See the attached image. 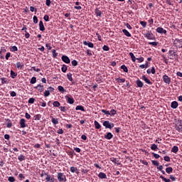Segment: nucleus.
Instances as JSON below:
<instances>
[{
    "instance_id": "nucleus-64",
    "label": "nucleus",
    "mask_w": 182,
    "mask_h": 182,
    "mask_svg": "<svg viewBox=\"0 0 182 182\" xmlns=\"http://www.w3.org/2000/svg\"><path fill=\"white\" fill-rule=\"evenodd\" d=\"M164 160L165 161L169 162V161H170V156H164Z\"/></svg>"
},
{
    "instance_id": "nucleus-56",
    "label": "nucleus",
    "mask_w": 182,
    "mask_h": 182,
    "mask_svg": "<svg viewBox=\"0 0 182 182\" xmlns=\"http://www.w3.org/2000/svg\"><path fill=\"white\" fill-rule=\"evenodd\" d=\"M50 92H49V90H46L45 92H44V96H45V97H48V96H50Z\"/></svg>"
},
{
    "instance_id": "nucleus-48",
    "label": "nucleus",
    "mask_w": 182,
    "mask_h": 182,
    "mask_svg": "<svg viewBox=\"0 0 182 182\" xmlns=\"http://www.w3.org/2000/svg\"><path fill=\"white\" fill-rule=\"evenodd\" d=\"M18 160H19V161H23V160H25V156H23V154H21L18 157Z\"/></svg>"
},
{
    "instance_id": "nucleus-36",
    "label": "nucleus",
    "mask_w": 182,
    "mask_h": 182,
    "mask_svg": "<svg viewBox=\"0 0 182 182\" xmlns=\"http://www.w3.org/2000/svg\"><path fill=\"white\" fill-rule=\"evenodd\" d=\"M159 178H161L164 182H171L170 179L165 178L163 175L160 176Z\"/></svg>"
},
{
    "instance_id": "nucleus-59",
    "label": "nucleus",
    "mask_w": 182,
    "mask_h": 182,
    "mask_svg": "<svg viewBox=\"0 0 182 182\" xmlns=\"http://www.w3.org/2000/svg\"><path fill=\"white\" fill-rule=\"evenodd\" d=\"M8 181L10 182H15V177L10 176V177H9Z\"/></svg>"
},
{
    "instance_id": "nucleus-39",
    "label": "nucleus",
    "mask_w": 182,
    "mask_h": 182,
    "mask_svg": "<svg viewBox=\"0 0 182 182\" xmlns=\"http://www.w3.org/2000/svg\"><path fill=\"white\" fill-rule=\"evenodd\" d=\"M129 56H131L132 62H136V58L133 53H129Z\"/></svg>"
},
{
    "instance_id": "nucleus-6",
    "label": "nucleus",
    "mask_w": 182,
    "mask_h": 182,
    "mask_svg": "<svg viewBox=\"0 0 182 182\" xmlns=\"http://www.w3.org/2000/svg\"><path fill=\"white\" fill-rule=\"evenodd\" d=\"M163 80L164 83H166V85H170V83H171V78H170L167 75H164L163 76Z\"/></svg>"
},
{
    "instance_id": "nucleus-2",
    "label": "nucleus",
    "mask_w": 182,
    "mask_h": 182,
    "mask_svg": "<svg viewBox=\"0 0 182 182\" xmlns=\"http://www.w3.org/2000/svg\"><path fill=\"white\" fill-rule=\"evenodd\" d=\"M175 130L178 133H182V119H178L175 124Z\"/></svg>"
},
{
    "instance_id": "nucleus-12",
    "label": "nucleus",
    "mask_w": 182,
    "mask_h": 182,
    "mask_svg": "<svg viewBox=\"0 0 182 182\" xmlns=\"http://www.w3.org/2000/svg\"><path fill=\"white\" fill-rule=\"evenodd\" d=\"M61 59L63 62H64V63H67V64L70 63V58H69V57H68L67 55H63L61 57Z\"/></svg>"
},
{
    "instance_id": "nucleus-40",
    "label": "nucleus",
    "mask_w": 182,
    "mask_h": 182,
    "mask_svg": "<svg viewBox=\"0 0 182 182\" xmlns=\"http://www.w3.org/2000/svg\"><path fill=\"white\" fill-rule=\"evenodd\" d=\"M53 106L54 107H59L60 106V102H59L58 101H55L53 103Z\"/></svg>"
},
{
    "instance_id": "nucleus-57",
    "label": "nucleus",
    "mask_w": 182,
    "mask_h": 182,
    "mask_svg": "<svg viewBox=\"0 0 182 182\" xmlns=\"http://www.w3.org/2000/svg\"><path fill=\"white\" fill-rule=\"evenodd\" d=\"M10 58H11V53H9V52L6 53V56H5L6 60H9Z\"/></svg>"
},
{
    "instance_id": "nucleus-38",
    "label": "nucleus",
    "mask_w": 182,
    "mask_h": 182,
    "mask_svg": "<svg viewBox=\"0 0 182 182\" xmlns=\"http://www.w3.org/2000/svg\"><path fill=\"white\" fill-rule=\"evenodd\" d=\"M94 124L95 126V129H100V127H102V126L100 125V124H99V122L97 121H95L94 122Z\"/></svg>"
},
{
    "instance_id": "nucleus-9",
    "label": "nucleus",
    "mask_w": 182,
    "mask_h": 182,
    "mask_svg": "<svg viewBox=\"0 0 182 182\" xmlns=\"http://www.w3.org/2000/svg\"><path fill=\"white\" fill-rule=\"evenodd\" d=\"M65 99L67 100V103H69V105H73V103H75V99L69 95H65Z\"/></svg>"
},
{
    "instance_id": "nucleus-15",
    "label": "nucleus",
    "mask_w": 182,
    "mask_h": 182,
    "mask_svg": "<svg viewBox=\"0 0 182 182\" xmlns=\"http://www.w3.org/2000/svg\"><path fill=\"white\" fill-rule=\"evenodd\" d=\"M83 45H85V46H87L88 48H94L95 47V45L93 44V43L87 42L86 41H83Z\"/></svg>"
},
{
    "instance_id": "nucleus-29",
    "label": "nucleus",
    "mask_w": 182,
    "mask_h": 182,
    "mask_svg": "<svg viewBox=\"0 0 182 182\" xmlns=\"http://www.w3.org/2000/svg\"><path fill=\"white\" fill-rule=\"evenodd\" d=\"M115 80H116V82H118L119 83H124V82H126V79L120 78V77L116 78Z\"/></svg>"
},
{
    "instance_id": "nucleus-41",
    "label": "nucleus",
    "mask_w": 182,
    "mask_h": 182,
    "mask_svg": "<svg viewBox=\"0 0 182 182\" xmlns=\"http://www.w3.org/2000/svg\"><path fill=\"white\" fill-rule=\"evenodd\" d=\"M36 82V77H31L30 80L31 85H35Z\"/></svg>"
},
{
    "instance_id": "nucleus-31",
    "label": "nucleus",
    "mask_w": 182,
    "mask_h": 182,
    "mask_svg": "<svg viewBox=\"0 0 182 182\" xmlns=\"http://www.w3.org/2000/svg\"><path fill=\"white\" fill-rule=\"evenodd\" d=\"M58 89L59 92H60L61 93H65V92H66L65 89L61 85H59L58 87Z\"/></svg>"
},
{
    "instance_id": "nucleus-47",
    "label": "nucleus",
    "mask_w": 182,
    "mask_h": 182,
    "mask_svg": "<svg viewBox=\"0 0 182 182\" xmlns=\"http://www.w3.org/2000/svg\"><path fill=\"white\" fill-rule=\"evenodd\" d=\"M169 180H171V181H176L177 180V178H176L174 175H170Z\"/></svg>"
},
{
    "instance_id": "nucleus-1",
    "label": "nucleus",
    "mask_w": 182,
    "mask_h": 182,
    "mask_svg": "<svg viewBox=\"0 0 182 182\" xmlns=\"http://www.w3.org/2000/svg\"><path fill=\"white\" fill-rule=\"evenodd\" d=\"M57 178L59 182L68 181V179L66 178V175H65V173H62V172L57 173Z\"/></svg>"
},
{
    "instance_id": "nucleus-63",
    "label": "nucleus",
    "mask_w": 182,
    "mask_h": 182,
    "mask_svg": "<svg viewBox=\"0 0 182 182\" xmlns=\"http://www.w3.org/2000/svg\"><path fill=\"white\" fill-rule=\"evenodd\" d=\"M33 21L34 23H38V17L36 16H34L33 17Z\"/></svg>"
},
{
    "instance_id": "nucleus-49",
    "label": "nucleus",
    "mask_w": 182,
    "mask_h": 182,
    "mask_svg": "<svg viewBox=\"0 0 182 182\" xmlns=\"http://www.w3.org/2000/svg\"><path fill=\"white\" fill-rule=\"evenodd\" d=\"M1 85H5V83H8V80H6V77H1Z\"/></svg>"
},
{
    "instance_id": "nucleus-24",
    "label": "nucleus",
    "mask_w": 182,
    "mask_h": 182,
    "mask_svg": "<svg viewBox=\"0 0 182 182\" xmlns=\"http://www.w3.org/2000/svg\"><path fill=\"white\" fill-rule=\"evenodd\" d=\"M122 32H123L124 35H125V36H127L128 38L132 37V34L127 29H123Z\"/></svg>"
},
{
    "instance_id": "nucleus-46",
    "label": "nucleus",
    "mask_w": 182,
    "mask_h": 182,
    "mask_svg": "<svg viewBox=\"0 0 182 182\" xmlns=\"http://www.w3.org/2000/svg\"><path fill=\"white\" fill-rule=\"evenodd\" d=\"M60 112H63L64 113H66V111L68 110V108L66 107H59Z\"/></svg>"
},
{
    "instance_id": "nucleus-25",
    "label": "nucleus",
    "mask_w": 182,
    "mask_h": 182,
    "mask_svg": "<svg viewBox=\"0 0 182 182\" xmlns=\"http://www.w3.org/2000/svg\"><path fill=\"white\" fill-rule=\"evenodd\" d=\"M10 75L11 79H15L18 76V73H15L14 70H11L10 72Z\"/></svg>"
},
{
    "instance_id": "nucleus-58",
    "label": "nucleus",
    "mask_w": 182,
    "mask_h": 182,
    "mask_svg": "<svg viewBox=\"0 0 182 182\" xmlns=\"http://www.w3.org/2000/svg\"><path fill=\"white\" fill-rule=\"evenodd\" d=\"M46 48H47L48 50H52V46H50V43H46Z\"/></svg>"
},
{
    "instance_id": "nucleus-5",
    "label": "nucleus",
    "mask_w": 182,
    "mask_h": 182,
    "mask_svg": "<svg viewBox=\"0 0 182 182\" xmlns=\"http://www.w3.org/2000/svg\"><path fill=\"white\" fill-rule=\"evenodd\" d=\"M173 45H176V48L181 49L182 48V39L176 38L173 41Z\"/></svg>"
},
{
    "instance_id": "nucleus-21",
    "label": "nucleus",
    "mask_w": 182,
    "mask_h": 182,
    "mask_svg": "<svg viewBox=\"0 0 182 182\" xmlns=\"http://www.w3.org/2000/svg\"><path fill=\"white\" fill-rule=\"evenodd\" d=\"M51 119V122L53 124H59V119L58 118H55L53 117H50Z\"/></svg>"
},
{
    "instance_id": "nucleus-3",
    "label": "nucleus",
    "mask_w": 182,
    "mask_h": 182,
    "mask_svg": "<svg viewBox=\"0 0 182 182\" xmlns=\"http://www.w3.org/2000/svg\"><path fill=\"white\" fill-rule=\"evenodd\" d=\"M144 38H146L149 41H156V36L151 31H149L148 33L144 34Z\"/></svg>"
},
{
    "instance_id": "nucleus-14",
    "label": "nucleus",
    "mask_w": 182,
    "mask_h": 182,
    "mask_svg": "<svg viewBox=\"0 0 182 182\" xmlns=\"http://www.w3.org/2000/svg\"><path fill=\"white\" fill-rule=\"evenodd\" d=\"M141 79L142 80H144L145 83H147V85H153V82L150 81V80H149L146 75H142Z\"/></svg>"
},
{
    "instance_id": "nucleus-60",
    "label": "nucleus",
    "mask_w": 182,
    "mask_h": 182,
    "mask_svg": "<svg viewBox=\"0 0 182 182\" xmlns=\"http://www.w3.org/2000/svg\"><path fill=\"white\" fill-rule=\"evenodd\" d=\"M149 45H151L152 46H157L159 45L158 42H149Z\"/></svg>"
},
{
    "instance_id": "nucleus-50",
    "label": "nucleus",
    "mask_w": 182,
    "mask_h": 182,
    "mask_svg": "<svg viewBox=\"0 0 182 182\" xmlns=\"http://www.w3.org/2000/svg\"><path fill=\"white\" fill-rule=\"evenodd\" d=\"M30 105H33V103H35V98L33 97H31L28 100V102Z\"/></svg>"
},
{
    "instance_id": "nucleus-10",
    "label": "nucleus",
    "mask_w": 182,
    "mask_h": 182,
    "mask_svg": "<svg viewBox=\"0 0 182 182\" xmlns=\"http://www.w3.org/2000/svg\"><path fill=\"white\" fill-rule=\"evenodd\" d=\"M156 32L158 33H161V34L164 33V35H166L167 34V31L164 30V28H163L162 27H158L156 28Z\"/></svg>"
},
{
    "instance_id": "nucleus-7",
    "label": "nucleus",
    "mask_w": 182,
    "mask_h": 182,
    "mask_svg": "<svg viewBox=\"0 0 182 182\" xmlns=\"http://www.w3.org/2000/svg\"><path fill=\"white\" fill-rule=\"evenodd\" d=\"M46 182H53L55 181V178H53V176H52V175L47 173L46 177L45 178Z\"/></svg>"
},
{
    "instance_id": "nucleus-18",
    "label": "nucleus",
    "mask_w": 182,
    "mask_h": 182,
    "mask_svg": "<svg viewBox=\"0 0 182 182\" xmlns=\"http://www.w3.org/2000/svg\"><path fill=\"white\" fill-rule=\"evenodd\" d=\"M171 107L172 109H177L178 107V102L177 101H173L171 103Z\"/></svg>"
},
{
    "instance_id": "nucleus-19",
    "label": "nucleus",
    "mask_w": 182,
    "mask_h": 182,
    "mask_svg": "<svg viewBox=\"0 0 182 182\" xmlns=\"http://www.w3.org/2000/svg\"><path fill=\"white\" fill-rule=\"evenodd\" d=\"M136 84L137 85V87H143V86H144V84L143 83V82L140 80V79L139 78L136 80Z\"/></svg>"
},
{
    "instance_id": "nucleus-30",
    "label": "nucleus",
    "mask_w": 182,
    "mask_h": 182,
    "mask_svg": "<svg viewBox=\"0 0 182 182\" xmlns=\"http://www.w3.org/2000/svg\"><path fill=\"white\" fill-rule=\"evenodd\" d=\"M42 115L41 114H36L33 117V120H41Z\"/></svg>"
},
{
    "instance_id": "nucleus-26",
    "label": "nucleus",
    "mask_w": 182,
    "mask_h": 182,
    "mask_svg": "<svg viewBox=\"0 0 182 182\" xmlns=\"http://www.w3.org/2000/svg\"><path fill=\"white\" fill-rule=\"evenodd\" d=\"M171 152L175 153V154H177V153L178 152V146H173L171 149Z\"/></svg>"
},
{
    "instance_id": "nucleus-42",
    "label": "nucleus",
    "mask_w": 182,
    "mask_h": 182,
    "mask_svg": "<svg viewBox=\"0 0 182 182\" xmlns=\"http://www.w3.org/2000/svg\"><path fill=\"white\" fill-rule=\"evenodd\" d=\"M67 77L70 82H73V78L72 77V73H69L67 74Z\"/></svg>"
},
{
    "instance_id": "nucleus-44",
    "label": "nucleus",
    "mask_w": 182,
    "mask_h": 182,
    "mask_svg": "<svg viewBox=\"0 0 182 182\" xmlns=\"http://www.w3.org/2000/svg\"><path fill=\"white\" fill-rule=\"evenodd\" d=\"M11 52H18V47L16 46H14L10 49Z\"/></svg>"
},
{
    "instance_id": "nucleus-28",
    "label": "nucleus",
    "mask_w": 182,
    "mask_h": 182,
    "mask_svg": "<svg viewBox=\"0 0 182 182\" xmlns=\"http://www.w3.org/2000/svg\"><path fill=\"white\" fill-rule=\"evenodd\" d=\"M75 110H81V112H85V107L82 106V105H77L75 107Z\"/></svg>"
},
{
    "instance_id": "nucleus-62",
    "label": "nucleus",
    "mask_w": 182,
    "mask_h": 182,
    "mask_svg": "<svg viewBox=\"0 0 182 182\" xmlns=\"http://www.w3.org/2000/svg\"><path fill=\"white\" fill-rule=\"evenodd\" d=\"M151 163H152V164L154 166H159V161H151Z\"/></svg>"
},
{
    "instance_id": "nucleus-37",
    "label": "nucleus",
    "mask_w": 182,
    "mask_h": 182,
    "mask_svg": "<svg viewBox=\"0 0 182 182\" xmlns=\"http://www.w3.org/2000/svg\"><path fill=\"white\" fill-rule=\"evenodd\" d=\"M6 127H8L9 129H11V127H12V122H11V119H7Z\"/></svg>"
},
{
    "instance_id": "nucleus-22",
    "label": "nucleus",
    "mask_w": 182,
    "mask_h": 182,
    "mask_svg": "<svg viewBox=\"0 0 182 182\" xmlns=\"http://www.w3.org/2000/svg\"><path fill=\"white\" fill-rule=\"evenodd\" d=\"M39 29L40 31H41L42 32H43V31H45V26L43 25V21H40L39 22Z\"/></svg>"
},
{
    "instance_id": "nucleus-13",
    "label": "nucleus",
    "mask_w": 182,
    "mask_h": 182,
    "mask_svg": "<svg viewBox=\"0 0 182 182\" xmlns=\"http://www.w3.org/2000/svg\"><path fill=\"white\" fill-rule=\"evenodd\" d=\"M34 89H38V92H43V90H45V87H43V85L38 84L37 86L34 87Z\"/></svg>"
},
{
    "instance_id": "nucleus-23",
    "label": "nucleus",
    "mask_w": 182,
    "mask_h": 182,
    "mask_svg": "<svg viewBox=\"0 0 182 182\" xmlns=\"http://www.w3.org/2000/svg\"><path fill=\"white\" fill-rule=\"evenodd\" d=\"M98 177H99V178H101V179L107 178V176L106 175V173H105L103 172H100L98 174Z\"/></svg>"
},
{
    "instance_id": "nucleus-17",
    "label": "nucleus",
    "mask_w": 182,
    "mask_h": 182,
    "mask_svg": "<svg viewBox=\"0 0 182 182\" xmlns=\"http://www.w3.org/2000/svg\"><path fill=\"white\" fill-rule=\"evenodd\" d=\"M104 137L107 140H112V139H113V135L112 134L111 132H107V134L104 136Z\"/></svg>"
},
{
    "instance_id": "nucleus-20",
    "label": "nucleus",
    "mask_w": 182,
    "mask_h": 182,
    "mask_svg": "<svg viewBox=\"0 0 182 182\" xmlns=\"http://www.w3.org/2000/svg\"><path fill=\"white\" fill-rule=\"evenodd\" d=\"M168 53L171 56L170 59H173L174 56H177L176 51H174L173 50H169Z\"/></svg>"
},
{
    "instance_id": "nucleus-53",
    "label": "nucleus",
    "mask_w": 182,
    "mask_h": 182,
    "mask_svg": "<svg viewBox=\"0 0 182 182\" xmlns=\"http://www.w3.org/2000/svg\"><path fill=\"white\" fill-rule=\"evenodd\" d=\"M52 53H53V58H57L58 57V53H56V50H53Z\"/></svg>"
},
{
    "instance_id": "nucleus-16",
    "label": "nucleus",
    "mask_w": 182,
    "mask_h": 182,
    "mask_svg": "<svg viewBox=\"0 0 182 182\" xmlns=\"http://www.w3.org/2000/svg\"><path fill=\"white\" fill-rule=\"evenodd\" d=\"M70 171L71 173H75L76 174H79V169H77V167L71 166L70 168Z\"/></svg>"
},
{
    "instance_id": "nucleus-27",
    "label": "nucleus",
    "mask_w": 182,
    "mask_h": 182,
    "mask_svg": "<svg viewBox=\"0 0 182 182\" xmlns=\"http://www.w3.org/2000/svg\"><path fill=\"white\" fill-rule=\"evenodd\" d=\"M151 149L154 151H157V150H159V147H157V145H156V144H152L151 145Z\"/></svg>"
},
{
    "instance_id": "nucleus-32",
    "label": "nucleus",
    "mask_w": 182,
    "mask_h": 182,
    "mask_svg": "<svg viewBox=\"0 0 182 182\" xmlns=\"http://www.w3.org/2000/svg\"><path fill=\"white\" fill-rule=\"evenodd\" d=\"M166 173H167V174H171V173H173V168L171 166L166 168Z\"/></svg>"
},
{
    "instance_id": "nucleus-8",
    "label": "nucleus",
    "mask_w": 182,
    "mask_h": 182,
    "mask_svg": "<svg viewBox=\"0 0 182 182\" xmlns=\"http://www.w3.org/2000/svg\"><path fill=\"white\" fill-rule=\"evenodd\" d=\"M19 124L21 127V129H25V127H27L28 124H26V120L23 118L20 119Z\"/></svg>"
},
{
    "instance_id": "nucleus-33",
    "label": "nucleus",
    "mask_w": 182,
    "mask_h": 182,
    "mask_svg": "<svg viewBox=\"0 0 182 182\" xmlns=\"http://www.w3.org/2000/svg\"><path fill=\"white\" fill-rule=\"evenodd\" d=\"M61 70L62 72H63V73H66V72L68 71V65H63V67L61 68Z\"/></svg>"
},
{
    "instance_id": "nucleus-52",
    "label": "nucleus",
    "mask_w": 182,
    "mask_h": 182,
    "mask_svg": "<svg viewBox=\"0 0 182 182\" xmlns=\"http://www.w3.org/2000/svg\"><path fill=\"white\" fill-rule=\"evenodd\" d=\"M140 25H141L143 28H146V26H147V22L141 21H140Z\"/></svg>"
},
{
    "instance_id": "nucleus-61",
    "label": "nucleus",
    "mask_w": 182,
    "mask_h": 182,
    "mask_svg": "<svg viewBox=\"0 0 182 182\" xmlns=\"http://www.w3.org/2000/svg\"><path fill=\"white\" fill-rule=\"evenodd\" d=\"M86 53L87 56H93V54L92 53V50H87Z\"/></svg>"
},
{
    "instance_id": "nucleus-45",
    "label": "nucleus",
    "mask_w": 182,
    "mask_h": 182,
    "mask_svg": "<svg viewBox=\"0 0 182 182\" xmlns=\"http://www.w3.org/2000/svg\"><path fill=\"white\" fill-rule=\"evenodd\" d=\"M109 113H110L109 116H114V114H117V111L112 109H111Z\"/></svg>"
},
{
    "instance_id": "nucleus-34",
    "label": "nucleus",
    "mask_w": 182,
    "mask_h": 182,
    "mask_svg": "<svg viewBox=\"0 0 182 182\" xmlns=\"http://www.w3.org/2000/svg\"><path fill=\"white\" fill-rule=\"evenodd\" d=\"M95 15L96 16H102V11L99 10V9H95Z\"/></svg>"
},
{
    "instance_id": "nucleus-54",
    "label": "nucleus",
    "mask_w": 182,
    "mask_h": 182,
    "mask_svg": "<svg viewBox=\"0 0 182 182\" xmlns=\"http://www.w3.org/2000/svg\"><path fill=\"white\" fill-rule=\"evenodd\" d=\"M72 66H77V61L76 60H73L71 61Z\"/></svg>"
},
{
    "instance_id": "nucleus-35",
    "label": "nucleus",
    "mask_w": 182,
    "mask_h": 182,
    "mask_svg": "<svg viewBox=\"0 0 182 182\" xmlns=\"http://www.w3.org/2000/svg\"><path fill=\"white\" fill-rule=\"evenodd\" d=\"M102 113H105L107 116V117H109L110 116V112L107 111L106 109H101Z\"/></svg>"
},
{
    "instance_id": "nucleus-11",
    "label": "nucleus",
    "mask_w": 182,
    "mask_h": 182,
    "mask_svg": "<svg viewBox=\"0 0 182 182\" xmlns=\"http://www.w3.org/2000/svg\"><path fill=\"white\" fill-rule=\"evenodd\" d=\"M16 69H20V70H22L23 68H25V64H23V63L17 62L16 63Z\"/></svg>"
},
{
    "instance_id": "nucleus-4",
    "label": "nucleus",
    "mask_w": 182,
    "mask_h": 182,
    "mask_svg": "<svg viewBox=\"0 0 182 182\" xmlns=\"http://www.w3.org/2000/svg\"><path fill=\"white\" fill-rule=\"evenodd\" d=\"M102 124L105 129H112L113 127H114V124L110 122V121H105Z\"/></svg>"
},
{
    "instance_id": "nucleus-43",
    "label": "nucleus",
    "mask_w": 182,
    "mask_h": 182,
    "mask_svg": "<svg viewBox=\"0 0 182 182\" xmlns=\"http://www.w3.org/2000/svg\"><path fill=\"white\" fill-rule=\"evenodd\" d=\"M121 69H122L124 70V72H125L126 73H127V72H129V69H127V67L125 65H122L121 66Z\"/></svg>"
},
{
    "instance_id": "nucleus-55",
    "label": "nucleus",
    "mask_w": 182,
    "mask_h": 182,
    "mask_svg": "<svg viewBox=\"0 0 182 182\" xmlns=\"http://www.w3.org/2000/svg\"><path fill=\"white\" fill-rule=\"evenodd\" d=\"M48 172L45 171H42L41 173V177H45V176H48Z\"/></svg>"
},
{
    "instance_id": "nucleus-51",
    "label": "nucleus",
    "mask_w": 182,
    "mask_h": 182,
    "mask_svg": "<svg viewBox=\"0 0 182 182\" xmlns=\"http://www.w3.org/2000/svg\"><path fill=\"white\" fill-rule=\"evenodd\" d=\"M102 50H105V52H107L108 50H110V48H109L108 46L105 45V46L102 47Z\"/></svg>"
}]
</instances>
